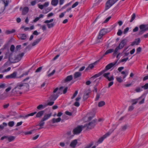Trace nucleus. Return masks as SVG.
I'll list each match as a JSON object with an SVG mask.
<instances>
[{"label":"nucleus","mask_w":148,"mask_h":148,"mask_svg":"<svg viewBox=\"0 0 148 148\" xmlns=\"http://www.w3.org/2000/svg\"><path fill=\"white\" fill-rule=\"evenodd\" d=\"M63 86L60 87L59 89L58 88H56L53 91V93L51 95L50 97V100L51 101H54L58 97L59 94H61L62 93L65 94L67 92L68 88V87H66L63 90Z\"/></svg>","instance_id":"f257e3e1"},{"label":"nucleus","mask_w":148,"mask_h":148,"mask_svg":"<svg viewBox=\"0 0 148 148\" xmlns=\"http://www.w3.org/2000/svg\"><path fill=\"white\" fill-rule=\"evenodd\" d=\"M25 85H28L29 86L28 84L26 83H18L16 86L12 90L11 93L12 95L17 96L22 94L21 90L23 88Z\"/></svg>","instance_id":"f03ea898"},{"label":"nucleus","mask_w":148,"mask_h":148,"mask_svg":"<svg viewBox=\"0 0 148 148\" xmlns=\"http://www.w3.org/2000/svg\"><path fill=\"white\" fill-rule=\"evenodd\" d=\"M127 42V40L125 39H123L121 40V42L119 44V46L117 47L114 51L113 54H116L118 53V51L119 49L123 48L124 46L125 45Z\"/></svg>","instance_id":"7ed1b4c3"},{"label":"nucleus","mask_w":148,"mask_h":148,"mask_svg":"<svg viewBox=\"0 0 148 148\" xmlns=\"http://www.w3.org/2000/svg\"><path fill=\"white\" fill-rule=\"evenodd\" d=\"M51 113L45 114L42 119L41 120L40 122L38 125L41 127L44 126L45 123L44 121L48 119L51 116Z\"/></svg>","instance_id":"20e7f679"},{"label":"nucleus","mask_w":148,"mask_h":148,"mask_svg":"<svg viewBox=\"0 0 148 148\" xmlns=\"http://www.w3.org/2000/svg\"><path fill=\"white\" fill-rule=\"evenodd\" d=\"M139 28L140 30L138 32V34L141 35L145 32L148 30V24L146 25H140Z\"/></svg>","instance_id":"39448f33"},{"label":"nucleus","mask_w":148,"mask_h":148,"mask_svg":"<svg viewBox=\"0 0 148 148\" xmlns=\"http://www.w3.org/2000/svg\"><path fill=\"white\" fill-rule=\"evenodd\" d=\"M96 125V121L93 120L90 122L88 124H85L84 126H85V128H86L87 130H89L93 128Z\"/></svg>","instance_id":"423d86ee"},{"label":"nucleus","mask_w":148,"mask_h":148,"mask_svg":"<svg viewBox=\"0 0 148 148\" xmlns=\"http://www.w3.org/2000/svg\"><path fill=\"white\" fill-rule=\"evenodd\" d=\"M85 128V126L81 125H79L76 128L74 129L73 131V132L74 134H79L82 130L83 129Z\"/></svg>","instance_id":"0eeeda50"},{"label":"nucleus","mask_w":148,"mask_h":148,"mask_svg":"<svg viewBox=\"0 0 148 148\" xmlns=\"http://www.w3.org/2000/svg\"><path fill=\"white\" fill-rule=\"evenodd\" d=\"M118 60L114 62L113 63H110L108 64L105 67L104 70H103V72L105 73L107 70L110 69L112 67L115 66L117 63Z\"/></svg>","instance_id":"6e6552de"},{"label":"nucleus","mask_w":148,"mask_h":148,"mask_svg":"<svg viewBox=\"0 0 148 148\" xmlns=\"http://www.w3.org/2000/svg\"><path fill=\"white\" fill-rule=\"evenodd\" d=\"M110 74V73L108 72L107 73H106L103 74V76L106 79H107L109 81H111L114 80V78L113 76H112L109 77V75Z\"/></svg>","instance_id":"1a4fd4ad"},{"label":"nucleus","mask_w":148,"mask_h":148,"mask_svg":"<svg viewBox=\"0 0 148 148\" xmlns=\"http://www.w3.org/2000/svg\"><path fill=\"white\" fill-rule=\"evenodd\" d=\"M111 133V132H108L106 134L102 137L100 138L98 141V143H101L102 142L104 139L106 138L107 137L109 136Z\"/></svg>","instance_id":"9d476101"},{"label":"nucleus","mask_w":148,"mask_h":148,"mask_svg":"<svg viewBox=\"0 0 148 148\" xmlns=\"http://www.w3.org/2000/svg\"><path fill=\"white\" fill-rule=\"evenodd\" d=\"M24 54L23 53L19 54L14 56L16 62H18L21 59L22 57L24 56Z\"/></svg>","instance_id":"9b49d317"},{"label":"nucleus","mask_w":148,"mask_h":148,"mask_svg":"<svg viewBox=\"0 0 148 148\" xmlns=\"http://www.w3.org/2000/svg\"><path fill=\"white\" fill-rule=\"evenodd\" d=\"M16 75L17 72H14L10 75H6L5 77L7 79L15 78L16 77Z\"/></svg>","instance_id":"f8f14e48"},{"label":"nucleus","mask_w":148,"mask_h":148,"mask_svg":"<svg viewBox=\"0 0 148 148\" xmlns=\"http://www.w3.org/2000/svg\"><path fill=\"white\" fill-rule=\"evenodd\" d=\"M140 42V38H136L134 41L132 42L131 44V46H134L135 45H138Z\"/></svg>","instance_id":"ddd939ff"},{"label":"nucleus","mask_w":148,"mask_h":148,"mask_svg":"<svg viewBox=\"0 0 148 148\" xmlns=\"http://www.w3.org/2000/svg\"><path fill=\"white\" fill-rule=\"evenodd\" d=\"M77 143V141L76 139L72 141L70 144V146L72 148H75Z\"/></svg>","instance_id":"4468645a"},{"label":"nucleus","mask_w":148,"mask_h":148,"mask_svg":"<svg viewBox=\"0 0 148 148\" xmlns=\"http://www.w3.org/2000/svg\"><path fill=\"white\" fill-rule=\"evenodd\" d=\"M18 37L19 39L22 40H25L27 38V36L25 34H19Z\"/></svg>","instance_id":"2eb2a0df"},{"label":"nucleus","mask_w":148,"mask_h":148,"mask_svg":"<svg viewBox=\"0 0 148 148\" xmlns=\"http://www.w3.org/2000/svg\"><path fill=\"white\" fill-rule=\"evenodd\" d=\"M29 8L27 7H25L23 8L22 11V15H25L28 12Z\"/></svg>","instance_id":"dca6fc26"},{"label":"nucleus","mask_w":148,"mask_h":148,"mask_svg":"<svg viewBox=\"0 0 148 148\" xmlns=\"http://www.w3.org/2000/svg\"><path fill=\"white\" fill-rule=\"evenodd\" d=\"M73 79L72 75H70L67 76L64 80V82H66L70 81Z\"/></svg>","instance_id":"f3484780"},{"label":"nucleus","mask_w":148,"mask_h":148,"mask_svg":"<svg viewBox=\"0 0 148 148\" xmlns=\"http://www.w3.org/2000/svg\"><path fill=\"white\" fill-rule=\"evenodd\" d=\"M44 112L45 111L44 110H42L36 114V117L37 118L41 117L43 115Z\"/></svg>","instance_id":"a211bd4d"},{"label":"nucleus","mask_w":148,"mask_h":148,"mask_svg":"<svg viewBox=\"0 0 148 148\" xmlns=\"http://www.w3.org/2000/svg\"><path fill=\"white\" fill-rule=\"evenodd\" d=\"M59 3V0H52L51 2V5L54 6H56L58 5Z\"/></svg>","instance_id":"6ab92c4d"},{"label":"nucleus","mask_w":148,"mask_h":148,"mask_svg":"<svg viewBox=\"0 0 148 148\" xmlns=\"http://www.w3.org/2000/svg\"><path fill=\"white\" fill-rule=\"evenodd\" d=\"M82 75L81 72H75L74 74V79H76L80 77Z\"/></svg>","instance_id":"aec40b11"},{"label":"nucleus","mask_w":148,"mask_h":148,"mask_svg":"<svg viewBox=\"0 0 148 148\" xmlns=\"http://www.w3.org/2000/svg\"><path fill=\"white\" fill-rule=\"evenodd\" d=\"M14 56L12 57V56H10L9 57V60L11 63H16Z\"/></svg>","instance_id":"412c9836"},{"label":"nucleus","mask_w":148,"mask_h":148,"mask_svg":"<svg viewBox=\"0 0 148 148\" xmlns=\"http://www.w3.org/2000/svg\"><path fill=\"white\" fill-rule=\"evenodd\" d=\"M95 62L94 63L90 64L89 65L88 67H87L85 69V71H87L88 70L92 69L94 66V65L95 64Z\"/></svg>","instance_id":"4be33fe9"},{"label":"nucleus","mask_w":148,"mask_h":148,"mask_svg":"<svg viewBox=\"0 0 148 148\" xmlns=\"http://www.w3.org/2000/svg\"><path fill=\"white\" fill-rule=\"evenodd\" d=\"M42 38H39L37 39L36 40H35L34 42L32 43V45L33 46H34L37 44L41 40Z\"/></svg>","instance_id":"5701e85b"},{"label":"nucleus","mask_w":148,"mask_h":148,"mask_svg":"<svg viewBox=\"0 0 148 148\" xmlns=\"http://www.w3.org/2000/svg\"><path fill=\"white\" fill-rule=\"evenodd\" d=\"M142 97V96L138 98L134 99L132 100V102H133L132 105H134L136 104L138 102V101L141 99Z\"/></svg>","instance_id":"b1692460"},{"label":"nucleus","mask_w":148,"mask_h":148,"mask_svg":"<svg viewBox=\"0 0 148 148\" xmlns=\"http://www.w3.org/2000/svg\"><path fill=\"white\" fill-rule=\"evenodd\" d=\"M103 73H104V72H103V71H102L101 72H99V73L96 74L94 75L91 78V79H92L93 78H96L99 77L102 75Z\"/></svg>","instance_id":"393cba45"},{"label":"nucleus","mask_w":148,"mask_h":148,"mask_svg":"<svg viewBox=\"0 0 148 148\" xmlns=\"http://www.w3.org/2000/svg\"><path fill=\"white\" fill-rule=\"evenodd\" d=\"M61 120V118L59 117L57 119L54 118L52 119V121L53 123H58L60 122Z\"/></svg>","instance_id":"a878e982"},{"label":"nucleus","mask_w":148,"mask_h":148,"mask_svg":"<svg viewBox=\"0 0 148 148\" xmlns=\"http://www.w3.org/2000/svg\"><path fill=\"white\" fill-rule=\"evenodd\" d=\"M121 73L123 75H124L123 76V79H124L125 78V77H126V76L127 75L128 73V71L126 70L125 71H123L121 72Z\"/></svg>","instance_id":"bb28decb"},{"label":"nucleus","mask_w":148,"mask_h":148,"mask_svg":"<svg viewBox=\"0 0 148 148\" xmlns=\"http://www.w3.org/2000/svg\"><path fill=\"white\" fill-rule=\"evenodd\" d=\"M47 106V105H43L42 104H40L37 107V109L38 110H40L43 109Z\"/></svg>","instance_id":"cd10ccee"},{"label":"nucleus","mask_w":148,"mask_h":148,"mask_svg":"<svg viewBox=\"0 0 148 148\" xmlns=\"http://www.w3.org/2000/svg\"><path fill=\"white\" fill-rule=\"evenodd\" d=\"M114 51V50L113 49H110L108 50H107L106 52L103 55V56H105L106 55L109 53H112Z\"/></svg>","instance_id":"c85d7f7f"},{"label":"nucleus","mask_w":148,"mask_h":148,"mask_svg":"<svg viewBox=\"0 0 148 148\" xmlns=\"http://www.w3.org/2000/svg\"><path fill=\"white\" fill-rule=\"evenodd\" d=\"M107 29H103L100 30L99 33H100V34H102L103 35H104L107 33Z\"/></svg>","instance_id":"c756f323"},{"label":"nucleus","mask_w":148,"mask_h":148,"mask_svg":"<svg viewBox=\"0 0 148 148\" xmlns=\"http://www.w3.org/2000/svg\"><path fill=\"white\" fill-rule=\"evenodd\" d=\"M103 35L102 34H100V33H99L98 36L97 37V42L99 43L100 42H101L102 41H101L100 40H99L100 39H101Z\"/></svg>","instance_id":"7c9ffc66"},{"label":"nucleus","mask_w":148,"mask_h":148,"mask_svg":"<svg viewBox=\"0 0 148 148\" xmlns=\"http://www.w3.org/2000/svg\"><path fill=\"white\" fill-rule=\"evenodd\" d=\"M105 104V102L104 101H101L99 102L98 106L99 107H101L104 106Z\"/></svg>","instance_id":"2f4dec72"},{"label":"nucleus","mask_w":148,"mask_h":148,"mask_svg":"<svg viewBox=\"0 0 148 148\" xmlns=\"http://www.w3.org/2000/svg\"><path fill=\"white\" fill-rule=\"evenodd\" d=\"M3 2V3L4 4V6L3 7H4L5 8V7L8 5L9 3V0H3V1L2 0Z\"/></svg>","instance_id":"473e14b6"},{"label":"nucleus","mask_w":148,"mask_h":148,"mask_svg":"<svg viewBox=\"0 0 148 148\" xmlns=\"http://www.w3.org/2000/svg\"><path fill=\"white\" fill-rule=\"evenodd\" d=\"M15 32V30L14 29H12L11 31L9 30H6L5 32V34H10L13 33Z\"/></svg>","instance_id":"72a5a7b5"},{"label":"nucleus","mask_w":148,"mask_h":148,"mask_svg":"<svg viewBox=\"0 0 148 148\" xmlns=\"http://www.w3.org/2000/svg\"><path fill=\"white\" fill-rule=\"evenodd\" d=\"M116 80L119 83H121L123 82V80L122 79L121 77H116Z\"/></svg>","instance_id":"f704fd0d"},{"label":"nucleus","mask_w":148,"mask_h":148,"mask_svg":"<svg viewBox=\"0 0 148 148\" xmlns=\"http://www.w3.org/2000/svg\"><path fill=\"white\" fill-rule=\"evenodd\" d=\"M89 93H85L83 99L84 100H86L89 97Z\"/></svg>","instance_id":"c9c22d12"},{"label":"nucleus","mask_w":148,"mask_h":148,"mask_svg":"<svg viewBox=\"0 0 148 148\" xmlns=\"http://www.w3.org/2000/svg\"><path fill=\"white\" fill-rule=\"evenodd\" d=\"M15 138V137L14 136H10L8 137V140L9 142H11L13 141Z\"/></svg>","instance_id":"e433bc0d"},{"label":"nucleus","mask_w":148,"mask_h":148,"mask_svg":"<svg viewBox=\"0 0 148 148\" xmlns=\"http://www.w3.org/2000/svg\"><path fill=\"white\" fill-rule=\"evenodd\" d=\"M7 124L5 123H3L2 125H0V129H3L4 127L7 126Z\"/></svg>","instance_id":"4c0bfd02"},{"label":"nucleus","mask_w":148,"mask_h":148,"mask_svg":"<svg viewBox=\"0 0 148 148\" xmlns=\"http://www.w3.org/2000/svg\"><path fill=\"white\" fill-rule=\"evenodd\" d=\"M141 88H144V90H146L148 89V83L145 84V85L141 86Z\"/></svg>","instance_id":"58836bf2"},{"label":"nucleus","mask_w":148,"mask_h":148,"mask_svg":"<svg viewBox=\"0 0 148 148\" xmlns=\"http://www.w3.org/2000/svg\"><path fill=\"white\" fill-rule=\"evenodd\" d=\"M136 17V14L135 13H133V14L132 15V18L130 20V22H132L133 20Z\"/></svg>","instance_id":"ea45409f"},{"label":"nucleus","mask_w":148,"mask_h":148,"mask_svg":"<svg viewBox=\"0 0 148 148\" xmlns=\"http://www.w3.org/2000/svg\"><path fill=\"white\" fill-rule=\"evenodd\" d=\"M10 53H9V51L8 50V51L5 54V58H9V57H10Z\"/></svg>","instance_id":"a19ab883"},{"label":"nucleus","mask_w":148,"mask_h":148,"mask_svg":"<svg viewBox=\"0 0 148 148\" xmlns=\"http://www.w3.org/2000/svg\"><path fill=\"white\" fill-rule=\"evenodd\" d=\"M47 25L49 28H50L51 27H53L54 26V24L53 23H52L50 24H47Z\"/></svg>","instance_id":"79ce46f5"},{"label":"nucleus","mask_w":148,"mask_h":148,"mask_svg":"<svg viewBox=\"0 0 148 148\" xmlns=\"http://www.w3.org/2000/svg\"><path fill=\"white\" fill-rule=\"evenodd\" d=\"M29 73V71H28L23 73L20 76V77H23L25 75L26 76Z\"/></svg>","instance_id":"37998d69"},{"label":"nucleus","mask_w":148,"mask_h":148,"mask_svg":"<svg viewBox=\"0 0 148 148\" xmlns=\"http://www.w3.org/2000/svg\"><path fill=\"white\" fill-rule=\"evenodd\" d=\"M14 125V122L13 121L9 122L8 123V125L10 127H13Z\"/></svg>","instance_id":"c03bdc74"},{"label":"nucleus","mask_w":148,"mask_h":148,"mask_svg":"<svg viewBox=\"0 0 148 148\" xmlns=\"http://www.w3.org/2000/svg\"><path fill=\"white\" fill-rule=\"evenodd\" d=\"M36 113H37L36 112H32V113H30L27 115H26V117H28L30 116H33L35 114H36Z\"/></svg>","instance_id":"a18cd8bd"},{"label":"nucleus","mask_w":148,"mask_h":148,"mask_svg":"<svg viewBox=\"0 0 148 148\" xmlns=\"http://www.w3.org/2000/svg\"><path fill=\"white\" fill-rule=\"evenodd\" d=\"M55 72L56 71L55 70H53L51 73H50L48 75V77H50L51 76H52L55 73Z\"/></svg>","instance_id":"49530a36"},{"label":"nucleus","mask_w":148,"mask_h":148,"mask_svg":"<svg viewBox=\"0 0 148 148\" xmlns=\"http://www.w3.org/2000/svg\"><path fill=\"white\" fill-rule=\"evenodd\" d=\"M14 49L15 47L14 45H11L10 49V51L12 52H13L14 51Z\"/></svg>","instance_id":"de8ad7c7"},{"label":"nucleus","mask_w":148,"mask_h":148,"mask_svg":"<svg viewBox=\"0 0 148 148\" xmlns=\"http://www.w3.org/2000/svg\"><path fill=\"white\" fill-rule=\"evenodd\" d=\"M6 86V84L5 83L1 84H0V88H4Z\"/></svg>","instance_id":"09e8293b"},{"label":"nucleus","mask_w":148,"mask_h":148,"mask_svg":"<svg viewBox=\"0 0 148 148\" xmlns=\"http://www.w3.org/2000/svg\"><path fill=\"white\" fill-rule=\"evenodd\" d=\"M78 93V91L77 90H76L75 91V93H74L73 96L71 97V99H72L74 98L77 95Z\"/></svg>","instance_id":"8fccbe9b"},{"label":"nucleus","mask_w":148,"mask_h":148,"mask_svg":"<svg viewBox=\"0 0 148 148\" xmlns=\"http://www.w3.org/2000/svg\"><path fill=\"white\" fill-rule=\"evenodd\" d=\"M128 59V58H124L122 60H121L119 61L120 62H126L127 60Z\"/></svg>","instance_id":"3c124183"},{"label":"nucleus","mask_w":148,"mask_h":148,"mask_svg":"<svg viewBox=\"0 0 148 148\" xmlns=\"http://www.w3.org/2000/svg\"><path fill=\"white\" fill-rule=\"evenodd\" d=\"M127 125H125L122 127L121 130L124 131L127 129Z\"/></svg>","instance_id":"603ef678"},{"label":"nucleus","mask_w":148,"mask_h":148,"mask_svg":"<svg viewBox=\"0 0 148 148\" xmlns=\"http://www.w3.org/2000/svg\"><path fill=\"white\" fill-rule=\"evenodd\" d=\"M78 4L79 2H76L72 5V8H75L78 5Z\"/></svg>","instance_id":"864d4df0"},{"label":"nucleus","mask_w":148,"mask_h":148,"mask_svg":"<svg viewBox=\"0 0 148 148\" xmlns=\"http://www.w3.org/2000/svg\"><path fill=\"white\" fill-rule=\"evenodd\" d=\"M42 69V67L40 66L35 71V72L38 73Z\"/></svg>","instance_id":"5fc2aeb1"},{"label":"nucleus","mask_w":148,"mask_h":148,"mask_svg":"<svg viewBox=\"0 0 148 148\" xmlns=\"http://www.w3.org/2000/svg\"><path fill=\"white\" fill-rule=\"evenodd\" d=\"M54 103V101H50L48 103L47 105H46L47 106H51Z\"/></svg>","instance_id":"6e6d98bb"},{"label":"nucleus","mask_w":148,"mask_h":148,"mask_svg":"<svg viewBox=\"0 0 148 148\" xmlns=\"http://www.w3.org/2000/svg\"><path fill=\"white\" fill-rule=\"evenodd\" d=\"M100 97V95L98 93L97 94L96 97L95 99V101H98Z\"/></svg>","instance_id":"4d7b16f0"},{"label":"nucleus","mask_w":148,"mask_h":148,"mask_svg":"<svg viewBox=\"0 0 148 148\" xmlns=\"http://www.w3.org/2000/svg\"><path fill=\"white\" fill-rule=\"evenodd\" d=\"M122 34V32L121 29H119L117 33V35L118 36H121Z\"/></svg>","instance_id":"13d9d810"},{"label":"nucleus","mask_w":148,"mask_h":148,"mask_svg":"<svg viewBox=\"0 0 148 148\" xmlns=\"http://www.w3.org/2000/svg\"><path fill=\"white\" fill-rule=\"evenodd\" d=\"M53 19H51L50 20H46L44 22V23H51L52 22H53Z\"/></svg>","instance_id":"bf43d9fd"},{"label":"nucleus","mask_w":148,"mask_h":148,"mask_svg":"<svg viewBox=\"0 0 148 148\" xmlns=\"http://www.w3.org/2000/svg\"><path fill=\"white\" fill-rule=\"evenodd\" d=\"M66 13V12H64L62 13L59 16V18H62L63 17L64 15Z\"/></svg>","instance_id":"052dcab7"},{"label":"nucleus","mask_w":148,"mask_h":148,"mask_svg":"<svg viewBox=\"0 0 148 148\" xmlns=\"http://www.w3.org/2000/svg\"><path fill=\"white\" fill-rule=\"evenodd\" d=\"M142 90H143L142 89H141V88L140 87H137L136 89L135 90L137 92H140V91H142Z\"/></svg>","instance_id":"680f3d73"},{"label":"nucleus","mask_w":148,"mask_h":148,"mask_svg":"<svg viewBox=\"0 0 148 148\" xmlns=\"http://www.w3.org/2000/svg\"><path fill=\"white\" fill-rule=\"evenodd\" d=\"M70 4V3H67L62 8V9H65L68 6H69Z\"/></svg>","instance_id":"e2e57ef3"},{"label":"nucleus","mask_w":148,"mask_h":148,"mask_svg":"<svg viewBox=\"0 0 148 148\" xmlns=\"http://www.w3.org/2000/svg\"><path fill=\"white\" fill-rule=\"evenodd\" d=\"M80 104L78 101H76L74 103V105L76 107H78L79 106Z\"/></svg>","instance_id":"0e129e2a"},{"label":"nucleus","mask_w":148,"mask_h":148,"mask_svg":"<svg viewBox=\"0 0 148 148\" xmlns=\"http://www.w3.org/2000/svg\"><path fill=\"white\" fill-rule=\"evenodd\" d=\"M6 97L3 94L0 95V99H4L6 98Z\"/></svg>","instance_id":"69168bd1"},{"label":"nucleus","mask_w":148,"mask_h":148,"mask_svg":"<svg viewBox=\"0 0 148 148\" xmlns=\"http://www.w3.org/2000/svg\"><path fill=\"white\" fill-rule=\"evenodd\" d=\"M93 145V143H91L84 148H90Z\"/></svg>","instance_id":"338daca9"},{"label":"nucleus","mask_w":148,"mask_h":148,"mask_svg":"<svg viewBox=\"0 0 148 148\" xmlns=\"http://www.w3.org/2000/svg\"><path fill=\"white\" fill-rule=\"evenodd\" d=\"M138 30V27H136L133 30V32H137Z\"/></svg>","instance_id":"774afa93"}]
</instances>
